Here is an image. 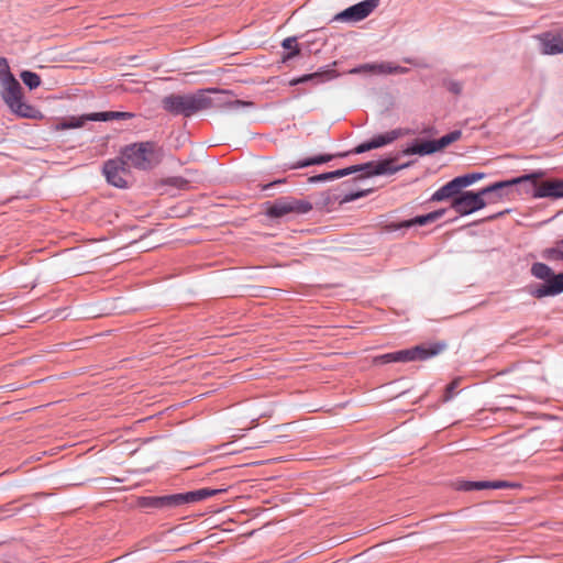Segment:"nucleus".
Instances as JSON below:
<instances>
[{
    "label": "nucleus",
    "instance_id": "27",
    "mask_svg": "<svg viewBox=\"0 0 563 563\" xmlns=\"http://www.w3.org/2000/svg\"><path fill=\"white\" fill-rule=\"evenodd\" d=\"M356 172H362V166L361 165H354V166H350V167H346V168H342V169H338V170H334V172H330V176H328V177L331 178V179H338V178H341V177L354 174Z\"/></svg>",
    "mask_w": 563,
    "mask_h": 563
},
{
    "label": "nucleus",
    "instance_id": "5",
    "mask_svg": "<svg viewBox=\"0 0 563 563\" xmlns=\"http://www.w3.org/2000/svg\"><path fill=\"white\" fill-rule=\"evenodd\" d=\"M130 166L125 159L120 158L109 159L103 165V175L109 184L118 188H126L129 185L128 177L130 176Z\"/></svg>",
    "mask_w": 563,
    "mask_h": 563
},
{
    "label": "nucleus",
    "instance_id": "31",
    "mask_svg": "<svg viewBox=\"0 0 563 563\" xmlns=\"http://www.w3.org/2000/svg\"><path fill=\"white\" fill-rule=\"evenodd\" d=\"M169 184L179 188H187L188 181L180 177H174L169 180Z\"/></svg>",
    "mask_w": 563,
    "mask_h": 563
},
{
    "label": "nucleus",
    "instance_id": "9",
    "mask_svg": "<svg viewBox=\"0 0 563 563\" xmlns=\"http://www.w3.org/2000/svg\"><path fill=\"white\" fill-rule=\"evenodd\" d=\"M379 4V0H365L358 2L336 15L338 20L361 21L367 18Z\"/></svg>",
    "mask_w": 563,
    "mask_h": 563
},
{
    "label": "nucleus",
    "instance_id": "23",
    "mask_svg": "<svg viewBox=\"0 0 563 563\" xmlns=\"http://www.w3.org/2000/svg\"><path fill=\"white\" fill-rule=\"evenodd\" d=\"M349 153L350 152L341 153V154H336V155H331V154L319 155V156H316V157H312V158H309V159L298 163L296 165V167H307V166H311V165L323 164V163L330 162L333 157L346 156V155H349Z\"/></svg>",
    "mask_w": 563,
    "mask_h": 563
},
{
    "label": "nucleus",
    "instance_id": "24",
    "mask_svg": "<svg viewBox=\"0 0 563 563\" xmlns=\"http://www.w3.org/2000/svg\"><path fill=\"white\" fill-rule=\"evenodd\" d=\"M282 46L283 48L285 49H288L289 53H287L283 59L284 60H288V59H291L292 57L299 55L300 53V48L297 44V38L295 36H290V37H286L283 42H282Z\"/></svg>",
    "mask_w": 563,
    "mask_h": 563
},
{
    "label": "nucleus",
    "instance_id": "16",
    "mask_svg": "<svg viewBox=\"0 0 563 563\" xmlns=\"http://www.w3.org/2000/svg\"><path fill=\"white\" fill-rule=\"evenodd\" d=\"M395 158H387L380 162H369L365 164H361L362 172H365L367 176H374V175H385V174H394L397 170L408 166H394Z\"/></svg>",
    "mask_w": 563,
    "mask_h": 563
},
{
    "label": "nucleus",
    "instance_id": "38",
    "mask_svg": "<svg viewBox=\"0 0 563 563\" xmlns=\"http://www.w3.org/2000/svg\"><path fill=\"white\" fill-rule=\"evenodd\" d=\"M470 177V180L472 181V184L474 181H476L477 179L482 178V175L481 174H471V175H467Z\"/></svg>",
    "mask_w": 563,
    "mask_h": 563
},
{
    "label": "nucleus",
    "instance_id": "10",
    "mask_svg": "<svg viewBox=\"0 0 563 563\" xmlns=\"http://www.w3.org/2000/svg\"><path fill=\"white\" fill-rule=\"evenodd\" d=\"M534 178L528 179L527 181H532L536 186V191L533 197L536 198H562L563 197V179H553L547 180L541 184H537V180L542 176V174H537Z\"/></svg>",
    "mask_w": 563,
    "mask_h": 563
},
{
    "label": "nucleus",
    "instance_id": "17",
    "mask_svg": "<svg viewBox=\"0 0 563 563\" xmlns=\"http://www.w3.org/2000/svg\"><path fill=\"white\" fill-rule=\"evenodd\" d=\"M515 484H511L506 481H481V482H470L464 481L457 484L456 488L459 490L470 492V490H481V489H501V488H512Z\"/></svg>",
    "mask_w": 563,
    "mask_h": 563
},
{
    "label": "nucleus",
    "instance_id": "11",
    "mask_svg": "<svg viewBox=\"0 0 563 563\" xmlns=\"http://www.w3.org/2000/svg\"><path fill=\"white\" fill-rule=\"evenodd\" d=\"M136 506L145 509H170L178 507L177 494L165 496H141Z\"/></svg>",
    "mask_w": 563,
    "mask_h": 563
},
{
    "label": "nucleus",
    "instance_id": "18",
    "mask_svg": "<svg viewBox=\"0 0 563 563\" xmlns=\"http://www.w3.org/2000/svg\"><path fill=\"white\" fill-rule=\"evenodd\" d=\"M225 490L227 489L201 488V489L194 490V492L177 494L178 506H181L185 504H194V503L207 499L217 494H221Z\"/></svg>",
    "mask_w": 563,
    "mask_h": 563
},
{
    "label": "nucleus",
    "instance_id": "30",
    "mask_svg": "<svg viewBox=\"0 0 563 563\" xmlns=\"http://www.w3.org/2000/svg\"><path fill=\"white\" fill-rule=\"evenodd\" d=\"M561 253H562V251H560V250L548 249L543 252V257H545L548 260H559V258H562Z\"/></svg>",
    "mask_w": 563,
    "mask_h": 563
},
{
    "label": "nucleus",
    "instance_id": "36",
    "mask_svg": "<svg viewBox=\"0 0 563 563\" xmlns=\"http://www.w3.org/2000/svg\"><path fill=\"white\" fill-rule=\"evenodd\" d=\"M322 76H323V75H320V74H318V73H316V74H311V75H305V76H302L301 78H299V79L297 80V82H305V81H307V80H309V79H311V78L322 77Z\"/></svg>",
    "mask_w": 563,
    "mask_h": 563
},
{
    "label": "nucleus",
    "instance_id": "19",
    "mask_svg": "<svg viewBox=\"0 0 563 563\" xmlns=\"http://www.w3.org/2000/svg\"><path fill=\"white\" fill-rule=\"evenodd\" d=\"M461 195V189L457 187V181L452 179L441 188H439L431 197L432 201H443L446 199H454Z\"/></svg>",
    "mask_w": 563,
    "mask_h": 563
},
{
    "label": "nucleus",
    "instance_id": "32",
    "mask_svg": "<svg viewBox=\"0 0 563 563\" xmlns=\"http://www.w3.org/2000/svg\"><path fill=\"white\" fill-rule=\"evenodd\" d=\"M457 181V187L462 189L463 187L472 185L470 177L467 175L454 178Z\"/></svg>",
    "mask_w": 563,
    "mask_h": 563
},
{
    "label": "nucleus",
    "instance_id": "12",
    "mask_svg": "<svg viewBox=\"0 0 563 563\" xmlns=\"http://www.w3.org/2000/svg\"><path fill=\"white\" fill-rule=\"evenodd\" d=\"M444 212L445 211L443 209H441V210H437V211L430 212L424 216H418L416 218L405 220V221H401L398 223L391 222V223H388L385 225V230L387 232H393V231H397V230L404 229V228H411L413 225H426V224H429V223L434 222L435 220L440 219L444 214Z\"/></svg>",
    "mask_w": 563,
    "mask_h": 563
},
{
    "label": "nucleus",
    "instance_id": "3",
    "mask_svg": "<svg viewBox=\"0 0 563 563\" xmlns=\"http://www.w3.org/2000/svg\"><path fill=\"white\" fill-rule=\"evenodd\" d=\"M121 156L128 166L139 170H151L161 164L164 157L163 148L155 142H137L126 145Z\"/></svg>",
    "mask_w": 563,
    "mask_h": 563
},
{
    "label": "nucleus",
    "instance_id": "13",
    "mask_svg": "<svg viewBox=\"0 0 563 563\" xmlns=\"http://www.w3.org/2000/svg\"><path fill=\"white\" fill-rule=\"evenodd\" d=\"M542 45V53L547 55H556L563 53V30L556 32H545L538 36Z\"/></svg>",
    "mask_w": 563,
    "mask_h": 563
},
{
    "label": "nucleus",
    "instance_id": "35",
    "mask_svg": "<svg viewBox=\"0 0 563 563\" xmlns=\"http://www.w3.org/2000/svg\"><path fill=\"white\" fill-rule=\"evenodd\" d=\"M79 126H81V122L75 121V119H73L70 122L63 123L64 129H74Z\"/></svg>",
    "mask_w": 563,
    "mask_h": 563
},
{
    "label": "nucleus",
    "instance_id": "34",
    "mask_svg": "<svg viewBox=\"0 0 563 563\" xmlns=\"http://www.w3.org/2000/svg\"><path fill=\"white\" fill-rule=\"evenodd\" d=\"M230 108H240L245 106H251V102L242 101V100H232L225 103Z\"/></svg>",
    "mask_w": 563,
    "mask_h": 563
},
{
    "label": "nucleus",
    "instance_id": "15",
    "mask_svg": "<svg viewBox=\"0 0 563 563\" xmlns=\"http://www.w3.org/2000/svg\"><path fill=\"white\" fill-rule=\"evenodd\" d=\"M368 71L378 75H389V74H405L408 71L406 67L396 65L390 62L384 63H375V64H365L360 66L358 68H354L351 70L353 74Z\"/></svg>",
    "mask_w": 563,
    "mask_h": 563
},
{
    "label": "nucleus",
    "instance_id": "14",
    "mask_svg": "<svg viewBox=\"0 0 563 563\" xmlns=\"http://www.w3.org/2000/svg\"><path fill=\"white\" fill-rule=\"evenodd\" d=\"M563 292V273L556 274L548 283L538 285L536 288L530 290L531 296L534 298H543L549 296H555Z\"/></svg>",
    "mask_w": 563,
    "mask_h": 563
},
{
    "label": "nucleus",
    "instance_id": "37",
    "mask_svg": "<svg viewBox=\"0 0 563 563\" xmlns=\"http://www.w3.org/2000/svg\"><path fill=\"white\" fill-rule=\"evenodd\" d=\"M328 176H330V173H324V174H321L319 176H317L316 178L318 180H332L331 178H329Z\"/></svg>",
    "mask_w": 563,
    "mask_h": 563
},
{
    "label": "nucleus",
    "instance_id": "29",
    "mask_svg": "<svg viewBox=\"0 0 563 563\" xmlns=\"http://www.w3.org/2000/svg\"><path fill=\"white\" fill-rule=\"evenodd\" d=\"M460 378H455L454 380H452L445 388V394L443 396V401H449L452 397H453V394H454V390L459 387L460 385Z\"/></svg>",
    "mask_w": 563,
    "mask_h": 563
},
{
    "label": "nucleus",
    "instance_id": "2",
    "mask_svg": "<svg viewBox=\"0 0 563 563\" xmlns=\"http://www.w3.org/2000/svg\"><path fill=\"white\" fill-rule=\"evenodd\" d=\"M536 175H525L510 180L498 181L486 188H483L478 192L465 191L452 200L451 207L461 216L473 213L477 210L483 209L487 202L485 196L500 191L505 187H512L514 185L523 183L525 180L534 178Z\"/></svg>",
    "mask_w": 563,
    "mask_h": 563
},
{
    "label": "nucleus",
    "instance_id": "39",
    "mask_svg": "<svg viewBox=\"0 0 563 563\" xmlns=\"http://www.w3.org/2000/svg\"><path fill=\"white\" fill-rule=\"evenodd\" d=\"M561 257L563 258V251H562V253H561Z\"/></svg>",
    "mask_w": 563,
    "mask_h": 563
},
{
    "label": "nucleus",
    "instance_id": "33",
    "mask_svg": "<svg viewBox=\"0 0 563 563\" xmlns=\"http://www.w3.org/2000/svg\"><path fill=\"white\" fill-rule=\"evenodd\" d=\"M377 362H380V363H391V362H396L395 361V354L394 352L393 353H387V354H384V355H380L376 358Z\"/></svg>",
    "mask_w": 563,
    "mask_h": 563
},
{
    "label": "nucleus",
    "instance_id": "21",
    "mask_svg": "<svg viewBox=\"0 0 563 563\" xmlns=\"http://www.w3.org/2000/svg\"><path fill=\"white\" fill-rule=\"evenodd\" d=\"M133 114L131 112H121V111H106V112H96L88 115V120L91 121H110V120H128L131 119Z\"/></svg>",
    "mask_w": 563,
    "mask_h": 563
},
{
    "label": "nucleus",
    "instance_id": "22",
    "mask_svg": "<svg viewBox=\"0 0 563 563\" xmlns=\"http://www.w3.org/2000/svg\"><path fill=\"white\" fill-rule=\"evenodd\" d=\"M531 274L538 278L548 283L552 277L556 276L551 267L544 263H534L531 266Z\"/></svg>",
    "mask_w": 563,
    "mask_h": 563
},
{
    "label": "nucleus",
    "instance_id": "25",
    "mask_svg": "<svg viewBox=\"0 0 563 563\" xmlns=\"http://www.w3.org/2000/svg\"><path fill=\"white\" fill-rule=\"evenodd\" d=\"M461 136H462L461 131L456 130V131L450 132L449 134L442 136L439 140H435L438 151H441V150L445 148L446 146H449L450 144L459 141L461 139Z\"/></svg>",
    "mask_w": 563,
    "mask_h": 563
},
{
    "label": "nucleus",
    "instance_id": "28",
    "mask_svg": "<svg viewBox=\"0 0 563 563\" xmlns=\"http://www.w3.org/2000/svg\"><path fill=\"white\" fill-rule=\"evenodd\" d=\"M509 187H505L500 191L493 192V194H489V195L485 196L486 202L487 203H496V202H498L499 200H501L504 198V196L507 195V189Z\"/></svg>",
    "mask_w": 563,
    "mask_h": 563
},
{
    "label": "nucleus",
    "instance_id": "6",
    "mask_svg": "<svg viewBox=\"0 0 563 563\" xmlns=\"http://www.w3.org/2000/svg\"><path fill=\"white\" fill-rule=\"evenodd\" d=\"M409 134V130L395 129L386 133L374 136L372 140L357 145L352 153L361 154L374 148L383 147L393 143L394 141Z\"/></svg>",
    "mask_w": 563,
    "mask_h": 563
},
{
    "label": "nucleus",
    "instance_id": "7",
    "mask_svg": "<svg viewBox=\"0 0 563 563\" xmlns=\"http://www.w3.org/2000/svg\"><path fill=\"white\" fill-rule=\"evenodd\" d=\"M444 349V344H434L430 347L417 345L412 349L394 352L396 362L423 361L439 354Z\"/></svg>",
    "mask_w": 563,
    "mask_h": 563
},
{
    "label": "nucleus",
    "instance_id": "26",
    "mask_svg": "<svg viewBox=\"0 0 563 563\" xmlns=\"http://www.w3.org/2000/svg\"><path fill=\"white\" fill-rule=\"evenodd\" d=\"M24 85H26L31 90L37 88L41 85V77L30 70H24L20 75Z\"/></svg>",
    "mask_w": 563,
    "mask_h": 563
},
{
    "label": "nucleus",
    "instance_id": "4",
    "mask_svg": "<svg viewBox=\"0 0 563 563\" xmlns=\"http://www.w3.org/2000/svg\"><path fill=\"white\" fill-rule=\"evenodd\" d=\"M163 108L172 114L190 117L194 113L212 107V100L206 91L194 95H169L162 100Z\"/></svg>",
    "mask_w": 563,
    "mask_h": 563
},
{
    "label": "nucleus",
    "instance_id": "8",
    "mask_svg": "<svg viewBox=\"0 0 563 563\" xmlns=\"http://www.w3.org/2000/svg\"><path fill=\"white\" fill-rule=\"evenodd\" d=\"M309 210H311L309 202L296 199H280L269 207L268 214L273 218H279L288 213H306Z\"/></svg>",
    "mask_w": 563,
    "mask_h": 563
},
{
    "label": "nucleus",
    "instance_id": "1",
    "mask_svg": "<svg viewBox=\"0 0 563 563\" xmlns=\"http://www.w3.org/2000/svg\"><path fill=\"white\" fill-rule=\"evenodd\" d=\"M0 84L1 97L9 109L22 118L35 119L40 112L34 107L23 101V91L20 82L10 73L8 63L0 57Z\"/></svg>",
    "mask_w": 563,
    "mask_h": 563
},
{
    "label": "nucleus",
    "instance_id": "20",
    "mask_svg": "<svg viewBox=\"0 0 563 563\" xmlns=\"http://www.w3.org/2000/svg\"><path fill=\"white\" fill-rule=\"evenodd\" d=\"M438 151L435 140L434 141H424L421 143L413 144L402 151L404 155H429L433 154Z\"/></svg>",
    "mask_w": 563,
    "mask_h": 563
}]
</instances>
